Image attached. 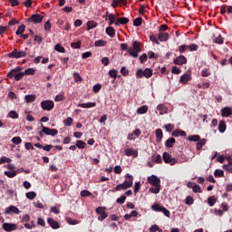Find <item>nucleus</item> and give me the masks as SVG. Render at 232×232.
<instances>
[{"label":"nucleus","instance_id":"1","mask_svg":"<svg viewBox=\"0 0 232 232\" xmlns=\"http://www.w3.org/2000/svg\"><path fill=\"white\" fill-rule=\"evenodd\" d=\"M121 50L122 52H128L130 57L137 59L139 57V53L142 52V44L140 42L135 40L131 43V47L128 48V44H121Z\"/></svg>","mask_w":232,"mask_h":232},{"label":"nucleus","instance_id":"2","mask_svg":"<svg viewBox=\"0 0 232 232\" xmlns=\"http://www.w3.org/2000/svg\"><path fill=\"white\" fill-rule=\"evenodd\" d=\"M149 184L152 187L150 188L149 193H153L154 195H158L160 193V178L156 175H151L147 178Z\"/></svg>","mask_w":232,"mask_h":232},{"label":"nucleus","instance_id":"3","mask_svg":"<svg viewBox=\"0 0 232 232\" xmlns=\"http://www.w3.org/2000/svg\"><path fill=\"white\" fill-rule=\"evenodd\" d=\"M15 81H21L24 77V72H21V67H16L14 69H12L8 73H7V78L8 79H14Z\"/></svg>","mask_w":232,"mask_h":232},{"label":"nucleus","instance_id":"4","mask_svg":"<svg viewBox=\"0 0 232 232\" xmlns=\"http://www.w3.org/2000/svg\"><path fill=\"white\" fill-rule=\"evenodd\" d=\"M26 55H28L26 51H18L17 49H14L11 53H7L9 59H22L26 57Z\"/></svg>","mask_w":232,"mask_h":232},{"label":"nucleus","instance_id":"5","mask_svg":"<svg viewBox=\"0 0 232 232\" xmlns=\"http://www.w3.org/2000/svg\"><path fill=\"white\" fill-rule=\"evenodd\" d=\"M96 214L100 215L98 217V220H100V222H102V220L108 218V212L106 211V207H98L96 208Z\"/></svg>","mask_w":232,"mask_h":232},{"label":"nucleus","instance_id":"6","mask_svg":"<svg viewBox=\"0 0 232 232\" xmlns=\"http://www.w3.org/2000/svg\"><path fill=\"white\" fill-rule=\"evenodd\" d=\"M41 107L45 111H51V110L55 107V103L52 100H46V101L41 102Z\"/></svg>","mask_w":232,"mask_h":232},{"label":"nucleus","instance_id":"7","mask_svg":"<svg viewBox=\"0 0 232 232\" xmlns=\"http://www.w3.org/2000/svg\"><path fill=\"white\" fill-rule=\"evenodd\" d=\"M43 19H44V16L39 14H34L27 18V21L28 23H34V24H39V23H43Z\"/></svg>","mask_w":232,"mask_h":232},{"label":"nucleus","instance_id":"8","mask_svg":"<svg viewBox=\"0 0 232 232\" xmlns=\"http://www.w3.org/2000/svg\"><path fill=\"white\" fill-rule=\"evenodd\" d=\"M42 131L45 135H51V137H55V135H58L59 130L57 129H50L48 127H45L44 124L41 125Z\"/></svg>","mask_w":232,"mask_h":232},{"label":"nucleus","instance_id":"9","mask_svg":"<svg viewBox=\"0 0 232 232\" xmlns=\"http://www.w3.org/2000/svg\"><path fill=\"white\" fill-rule=\"evenodd\" d=\"M162 159L165 162V164H170V166H175V164H177V160H175L174 158H172L169 153L168 152H164L162 155Z\"/></svg>","mask_w":232,"mask_h":232},{"label":"nucleus","instance_id":"10","mask_svg":"<svg viewBox=\"0 0 232 232\" xmlns=\"http://www.w3.org/2000/svg\"><path fill=\"white\" fill-rule=\"evenodd\" d=\"M189 81H191V74L185 72L180 76L179 82V84H183V86H185V84H188Z\"/></svg>","mask_w":232,"mask_h":232},{"label":"nucleus","instance_id":"11","mask_svg":"<svg viewBox=\"0 0 232 232\" xmlns=\"http://www.w3.org/2000/svg\"><path fill=\"white\" fill-rule=\"evenodd\" d=\"M174 64L182 66V64H188V59L184 55H179L173 61Z\"/></svg>","mask_w":232,"mask_h":232},{"label":"nucleus","instance_id":"12","mask_svg":"<svg viewBox=\"0 0 232 232\" xmlns=\"http://www.w3.org/2000/svg\"><path fill=\"white\" fill-rule=\"evenodd\" d=\"M3 229L4 231H6V232L15 231V229H17V225L11 224V223H4Z\"/></svg>","mask_w":232,"mask_h":232},{"label":"nucleus","instance_id":"13","mask_svg":"<svg viewBox=\"0 0 232 232\" xmlns=\"http://www.w3.org/2000/svg\"><path fill=\"white\" fill-rule=\"evenodd\" d=\"M5 215H10V213H14V215H19V213H21V211L19 210V208H17V207L11 205L5 208Z\"/></svg>","mask_w":232,"mask_h":232},{"label":"nucleus","instance_id":"14","mask_svg":"<svg viewBox=\"0 0 232 232\" xmlns=\"http://www.w3.org/2000/svg\"><path fill=\"white\" fill-rule=\"evenodd\" d=\"M47 224H49V226H50V227H52V229H59V227H61V225L59 224V222L54 220L53 218H47Z\"/></svg>","mask_w":232,"mask_h":232},{"label":"nucleus","instance_id":"15","mask_svg":"<svg viewBox=\"0 0 232 232\" xmlns=\"http://www.w3.org/2000/svg\"><path fill=\"white\" fill-rule=\"evenodd\" d=\"M158 39L160 41V43H164L169 39V34L165 32H160L158 34Z\"/></svg>","mask_w":232,"mask_h":232},{"label":"nucleus","instance_id":"16","mask_svg":"<svg viewBox=\"0 0 232 232\" xmlns=\"http://www.w3.org/2000/svg\"><path fill=\"white\" fill-rule=\"evenodd\" d=\"M221 115L223 117H231L232 115V108L231 107H224L221 109Z\"/></svg>","mask_w":232,"mask_h":232},{"label":"nucleus","instance_id":"17","mask_svg":"<svg viewBox=\"0 0 232 232\" xmlns=\"http://www.w3.org/2000/svg\"><path fill=\"white\" fill-rule=\"evenodd\" d=\"M130 23V19L128 17H120L116 19L115 26H119L120 24H128Z\"/></svg>","mask_w":232,"mask_h":232},{"label":"nucleus","instance_id":"18","mask_svg":"<svg viewBox=\"0 0 232 232\" xmlns=\"http://www.w3.org/2000/svg\"><path fill=\"white\" fill-rule=\"evenodd\" d=\"M157 110L160 111V115H166V113H168V107H166L164 103L159 104Z\"/></svg>","mask_w":232,"mask_h":232},{"label":"nucleus","instance_id":"19","mask_svg":"<svg viewBox=\"0 0 232 232\" xmlns=\"http://www.w3.org/2000/svg\"><path fill=\"white\" fill-rule=\"evenodd\" d=\"M125 155L127 157H133L135 159L136 157H138L139 152L137 150H134L133 149H126Z\"/></svg>","mask_w":232,"mask_h":232},{"label":"nucleus","instance_id":"20","mask_svg":"<svg viewBox=\"0 0 232 232\" xmlns=\"http://www.w3.org/2000/svg\"><path fill=\"white\" fill-rule=\"evenodd\" d=\"M171 135L172 137H186V131L180 129H176L172 131Z\"/></svg>","mask_w":232,"mask_h":232},{"label":"nucleus","instance_id":"21","mask_svg":"<svg viewBox=\"0 0 232 232\" xmlns=\"http://www.w3.org/2000/svg\"><path fill=\"white\" fill-rule=\"evenodd\" d=\"M164 138V133L162 132L161 129L156 130V142H160Z\"/></svg>","mask_w":232,"mask_h":232},{"label":"nucleus","instance_id":"22","mask_svg":"<svg viewBox=\"0 0 232 232\" xmlns=\"http://www.w3.org/2000/svg\"><path fill=\"white\" fill-rule=\"evenodd\" d=\"M175 142H177V140H175V138H169V139L165 141V146H166V148H173V146H175Z\"/></svg>","mask_w":232,"mask_h":232},{"label":"nucleus","instance_id":"23","mask_svg":"<svg viewBox=\"0 0 232 232\" xmlns=\"http://www.w3.org/2000/svg\"><path fill=\"white\" fill-rule=\"evenodd\" d=\"M105 32L107 34V35H109V37H115V28H113L112 26H109L105 29Z\"/></svg>","mask_w":232,"mask_h":232},{"label":"nucleus","instance_id":"24","mask_svg":"<svg viewBox=\"0 0 232 232\" xmlns=\"http://www.w3.org/2000/svg\"><path fill=\"white\" fill-rule=\"evenodd\" d=\"M206 142H208V140L206 139H199V140H198L197 142V150L198 151H200V150H202L203 146H206Z\"/></svg>","mask_w":232,"mask_h":232},{"label":"nucleus","instance_id":"25","mask_svg":"<svg viewBox=\"0 0 232 232\" xmlns=\"http://www.w3.org/2000/svg\"><path fill=\"white\" fill-rule=\"evenodd\" d=\"M226 128H227L226 121L224 120L220 121L218 124V131L220 133H224L226 131Z\"/></svg>","mask_w":232,"mask_h":232},{"label":"nucleus","instance_id":"26","mask_svg":"<svg viewBox=\"0 0 232 232\" xmlns=\"http://www.w3.org/2000/svg\"><path fill=\"white\" fill-rule=\"evenodd\" d=\"M97 103L95 102H88V103H79V108H95Z\"/></svg>","mask_w":232,"mask_h":232},{"label":"nucleus","instance_id":"27","mask_svg":"<svg viewBox=\"0 0 232 232\" xmlns=\"http://www.w3.org/2000/svg\"><path fill=\"white\" fill-rule=\"evenodd\" d=\"M137 79H142V77H146V70L139 69L136 72Z\"/></svg>","mask_w":232,"mask_h":232},{"label":"nucleus","instance_id":"28","mask_svg":"<svg viewBox=\"0 0 232 232\" xmlns=\"http://www.w3.org/2000/svg\"><path fill=\"white\" fill-rule=\"evenodd\" d=\"M208 204L210 208H213L215 204H217V198L215 196H211L208 198Z\"/></svg>","mask_w":232,"mask_h":232},{"label":"nucleus","instance_id":"29","mask_svg":"<svg viewBox=\"0 0 232 232\" xmlns=\"http://www.w3.org/2000/svg\"><path fill=\"white\" fill-rule=\"evenodd\" d=\"M4 175H5V177H8V179H14V177L17 176V171L15 170L5 171Z\"/></svg>","mask_w":232,"mask_h":232},{"label":"nucleus","instance_id":"30","mask_svg":"<svg viewBox=\"0 0 232 232\" xmlns=\"http://www.w3.org/2000/svg\"><path fill=\"white\" fill-rule=\"evenodd\" d=\"M25 29H26V25L21 24V25L17 28L16 32H15L16 35H23V34H24V30H25Z\"/></svg>","mask_w":232,"mask_h":232},{"label":"nucleus","instance_id":"31","mask_svg":"<svg viewBox=\"0 0 232 232\" xmlns=\"http://www.w3.org/2000/svg\"><path fill=\"white\" fill-rule=\"evenodd\" d=\"M76 148L79 150H84V148H86V142L81 140H76Z\"/></svg>","mask_w":232,"mask_h":232},{"label":"nucleus","instance_id":"32","mask_svg":"<svg viewBox=\"0 0 232 232\" xmlns=\"http://www.w3.org/2000/svg\"><path fill=\"white\" fill-rule=\"evenodd\" d=\"M194 203H195V199L193 198V197L191 196L186 197L185 204H187V206H193Z\"/></svg>","mask_w":232,"mask_h":232},{"label":"nucleus","instance_id":"33","mask_svg":"<svg viewBox=\"0 0 232 232\" xmlns=\"http://www.w3.org/2000/svg\"><path fill=\"white\" fill-rule=\"evenodd\" d=\"M152 209L153 211H157L160 213H162V210L164 209V207L160 206V204H154L152 205Z\"/></svg>","mask_w":232,"mask_h":232},{"label":"nucleus","instance_id":"34","mask_svg":"<svg viewBox=\"0 0 232 232\" xmlns=\"http://www.w3.org/2000/svg\"><path fill=\"white\" fill-rule=\"evenodd\" d=\"M188 140L190 142H198V140H200V135H190L188 138Z\"/></svg>","mask_w":232,"mask_h":232},{"label":"nucleus","instance_id":"35","mask_svg":"<svg viewBox=\"0 0 232 232\" xmlns=\"http://www.w3.org/2000/svg\"><path fill=\"white\" fill-rule=\"evenodd\" d=\"M93 28H97V24L95 21L87 22V30H92Z\"/></svg>","mask_w":232,"mask_h":232},{"label":"nucleus","instance_id":"36","mask_svg":"<svg viewBox=\"0 0 232 232\" xmlns=\"http://www.w3.org/2000/svg\"><path fill=\"white\" fill-rule=\"evenodd\" d=\"M152 160L156 162V164H162V156H160V154H158L157 156H153Z\"/></svg>","mask_w":232,"mask_h":232},{"label":"nucleus","instance_id":"37","mask_svg":"<svg viewBox=\"0 0 232 232\" xmlns=\"http://www.w3.org/2000/svg\"><path fill=\"white\" fill-rule=\"evenodd\" d=\"M164 128L166 130V131H168L169 133H171V131H173V130H175V125L169 123L164 125Z\"/></svg>","mask_w":232,"mask_h":232},{"label":"nucleus","instance_id":"38","mask_svg":"<svg viewBox=\"0 0 232 232\" xmlns=\"http://www.w3.org/2000/svg\"><path fill=\"white\" fill-rule=\"evenodd\" d=\"M11 142H13V144L19 145V144H21V142H23V139H21V137H19V136H16L11 140Z\"/></svg>","mask_w":232,"mask_h":232},{"label":"nucleus","instance_id":"39","mask_svg":"<svg viewBox=\"0 0 232 232\" xmlns=\"http://www.w3.org/2000/svg\"><path fill=\"white\" fill-rule=\"evenodd\" d=\"M66 222L70 226H77V224H79V221L72 219V218H66Z\"/></svg>","mask_w":232,"mask_h":232},{"label":"nucleus","instance_id":"40","mask_svg":"<svg viewBox=\"0 0 232 232\" xmlns=\"http://www.w3.org/2000/svg\"><path fill=\"white\" fill-rule=\"evenodd\" d=\"M64 126H72L73 124V118L68 117L67 119L63 120Z\"/></svg>","mask_w":232,"mask_h":232},{"label":"nucleus","instance_id":"41","mask_svg":"<svg viewBox=\"0 0 232 232\" xmlns=\"http://www.w3.org/2000/svg\"><path fill=\"white\" fill-rule=\"evenodd\" d=\"M94 46H96V47L106 46V41L97 40V41L94 42Z\"/></svg>","mask_w":232,"mask_h":232},{"label":"nucleus","instance_id":"42","mask_svg":"<svg viewBox=\"0 0 232 232\" xmlns=\"http://www.w3.org/2000/svg\"><path fill=\"white\" fill-rule=\"evenodd\" d=\"M8 117H10V119H19V114L15 111H11L8 113Z\"/></svg>","mask_w":232,"mask_h":232},{"label":"nucleus","instance_id":"43","mask_svg":"<svg viewBox=\"0 0 232 232\" xmlns=\"http://www.w3.org/2000/svg\"><path fill=\"white\" fill-rule=\"evenodd\" d=\"M26 198H29V200H34V198H35V197H37V194L34 191L31 192H27L25 194Z\"/></svg>","mask_w":232,"mask_h":232},{"label":"nucleus","instance_id":"44","mask_svg":"<svg viewBox=\"0 0 232 232\" xmlns=\"http://www.w3.org/2000/svg\"><path fill=\"white\" fill-rule=\"evenodd\" d=\"M187 47H188V50H189V52H197V50H198V45L196 44L187 45Z\"/></svg>","mask_w":232,"mask_h":232},{"label":"nucleus","instance_id":"45","mask_svg":"<svg viewBox=\"0 0 232 232\" xmlns=\"http://www.w3.org/2000/svg\"><path fill=\"white\" fill-rule=\"evenodd\" d=\"M54 50H56V52H59L60 53H64V52H66V49H64V47H63V45L59 44L55 45Z\"/></svg>","mask_w":232,"mask_h":232},{"label":"nucleus","instance_id":"46","mask_svg":"<svg viewBox=\"0 0 232 232\" xmlns=\"http://www.w3.org/2000/svg\"><path fill=\"white\" fill-rule=\"evenodd\" d=\"M102 89V85H101V83H97L92 87V91L94 93H99Z\"/></svg>","mask_w":232,"mask_h":232},{"label":"nucleus","instance_id":"47","mask_svg":"<svg viewBox=\"0 0 232 232\" xmlns=\"http://www.w3.org/2000/svg\"><path fill=\"white\" fill-rule=\"evenodd\" d=\"M35 99H36L35 95H25L24 97L25 102H34Z\"/></svg>","mask_w":232,"mask_h":232},{"label":"nucleus","instance_id":"48","mask_svg":"<svg viewBox=\"0 0 232 232\" xmlns=\"http://www.w3.org/2000/svg\"><path fill=\"white\" fill-rule=\"evenodd\" d=\"M24 75H35V69H33V68L26 69L24 72Z\"/></svg>","mask_w":232,"mask_h":232},{"label":"nucleus","instance_id":"49","mask_svg":"<svg viewBox=\"0 0 232 232\" xmlns=\"http://www.w3.org/2000/svg\"><path fill=\"white\" fill-rule=\"evenodd\" d=\"M214 43H216V44H224V38L219 34L218 37L214 39Z\"/></svg>","mask_w":232,"mask_h":232},{"label":"nucleus","instance_id":"50","mask_svg":"<svg viewBox=\"0 0 232 232\" xmlns=\"http://www.w3.org/2000/svg\"><path fill=\"white\" fill-rule=\"evenodd\" d=\"M72 75L76 82H82V77H81V74H79V72H73Z\"/></svg>","mask_w":232,"mask_h":232},{"label":"nucleus","instance_id":"51","mask_svg":"<svg viewBox=\"0 0 232 232\" xmlns=\"http://www.w3.org/2000/svg\"><path fill=\"white\" fill-rule=\"evenodd\" d=\"M117 73H118V72H117V70H115V69H112V70H110V71H109V75H110V77H111L112 79H114V81H115V79H117Z\"/></svg>","mask_w":232,"mask_h":232},{"label":"nucleus","instance_id":"52","mask_svg":"<svg viewBox=\"0 0 232 232\" xmlns=\"http://www.w3.org/2000/svg\"><path fill=\"white\" fill-rule=\"evenodd\" d=\"M193 193H202V188H200V185H194L192 188Z\"/></svg>","mask_w":232,"mask_h":232},{"label":"nucleus","instance_id":"53","mask_svg":"<svg viewBox=\"0 0 232 232\" xmlns=\"http://www.w3.org/2000/svg\"><path fill=\"white\" fill-rule=\"evenodd\" d=\"M214 176L218 177V178L224 177V170L218 169H216L215 172H214Z\"/></svg>","mask_w":232,"mask_h":232},{"label":"nucleus","instance_id":"54","mask_svg":"<svg viewBox=\"0 0 232 232\" xmlns=\"http://www.w3.org/2000/svg\"><path fill=\"white\" fill-rule=\"evenodd\" d=\"M142 24V17H138L133 21L134 26H140Z\"/></svg>","mask_w":232,"mask_h":232},{"label":"nucleus","instance_id":"55","mask_svg":"<svg viewBox=\"0 0 232 232\" xmlns=\"http://www.w3.org/2000/svg\"><path fill=\"white\" fill-rule=\"evenodd\" d=\"M201 75L202 77H209V75H211V72L209 69H204L201 71Z\"/></svg>","mask_w":232,"mask_h":232},{"label":"nucleus","instance_id":"56","mask_svg":"<svg viewBox=\"0 0 232 232\" xmlns=\"http://www.w3.org/2000/svg\"><path fill=\"white\" fill-rule=\"evenodd\" d=\"M64 94H57L54 98L55 102H61L62 101H64Z\"/></svg>","mask_w":232,"mask_h":232},{"label":"nucleus","instance_id":"57","mask_svg":"<svg viewBox=\"0 0 232 232\" xmlns=\"http://www.w3.org/2000/svg\"><path fill=\"white\" fill-rule=\"evenodd\" d=\"M5 162H7V164H10V162H12V160L10 158L4 156L0 159V164H5Z\"/></svg>","mask_w":232,"mask_h":232},{"label":"nucleus","instance_id":"58","mask_svg":"<svg viewBox=\"0 0 232 232\" xmlns=\"http://www.w3.org/2000/svg\"><path fill=\"white\" fill-rule=\"evenodd\" d=\"M116 202L118 204H124V202H126V196L125 195L121 196L116 199Z\"/></svg>","mask_w":232,"mask_h":232},{"label":"nucleus","instance_id":"59","mask_svg":"<svg viewBox=\"0 0 232 232\" xmlns=\"http://www.w3.org/2000/svg\"><path fill=\"white\" fill-rule=\"evenodd\" d=\"M125 177H126L125 181L129 182V184H130V187L133 186V176L127 174Z\"/></svg>","mask_w":232,"mask_h":232},{"label":"nucleus","instance_id":"60","mask_svg":"<svg viewBox=\"0 0 232 232\" xmlns=\"http://www.w3.org/2000/svg\"><path fill=\"white\" fill-rule=\"evenodd\" d=\"M137 113H139L140 115L146 113V105H143V106L138 108Z\"/></svg>","mask_w":232,"mask_h":232},{"label":"nucleus","instance_id":"61","mask_svg":"<svg viewBox=\"0 0 232 232\" xmlns=\"http://www.w3.org/2000/svg\"><path fill=\"white\" fill-rule=\"evenodd\" d=\"M149 59H159V55L155 54L152 51L148 52Z\"/></svg>","mask_w":232,"mask_h":232},{"label":"nucleus","instance_id":"62","mask_svg":"<svg viewBox=\"0 0 232 232\" xmlns=\"http://www.w3.org/2000/svg\"><path fill=\"white\" fill-rule=\"evenodd\" d=\"M223 169H225V171H227L228 173H232V166L231 165H223L222 166Z\"/></svg>","mask_w":232,"mask_h":232},{"label":"nucleus","instance_id":"63","mask_svg":"<svg viewBox=\"0 0 232 232\" xmlns=\"http://www.w3.org/2000/svg\"><path fill=\"white\" fill-rule=\"evenodd\" d=\"M71 48L79 49L81 48V41L71 44Z\"/></svg>","mask_w":232,"mask_h":232},{"label":"nucleus","instance_id":"64","mask_svg":"<svg viewBox=\"0 0 232 232\" xmlns=\"http://www.w3.org/2000/svg\"><path fill=\"white\" fill-rule=\"evenodd\" d=\"M102 64L104 66H108L110 64V59L108 57L102 58Z\"/></svg>","mask_w":232,"mask_h":232}]
</instances>
